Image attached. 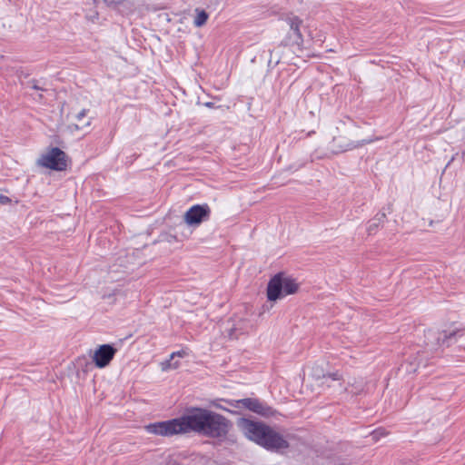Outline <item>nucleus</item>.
<instances>
[{
  "instance_id": "5701e85b",
  "label": "nucleus",
  "mask_w": 465,
  "mask_h": 465,
  "mask_svg": "<svg viewBox=\"0 0 465 465\" xmlns=\"http://www.w3.org/2000/svg\"><path fill=\"white\" fill-rule=\"evenodd\" d=\"M454 160V156L451 157V159L448 162L447 166H449Z\"/></svg>"
},
{
  "instance_id": "f8f14e48",
  "label": "nucleus",
  "mask_w": 465,
  "mask_h": 465,
  "mask_svg": "<svg viewBox=\"0 0 465 465\" xmlns=\"http://www.w3.org/2000/svg\"><path fill=\"white\" fill-rule=\"evenodd\" d=\"M87 109H83L75 115L76 122L70 125L71 130H83L84 127H88L91 124V120H85Z\"/></svg>"
},
{
  "instance_id": "39448f33",
  "label": "nucleus",
  "mask_w": 465,
  "mask_h": 465,
  "mask_svg": "<svg viewBox=\"0 0 465 465\" xmlns=\"http://www.w3.org/2000/svg\"><path fill=\"white\" fill-rule=\"evenodd\" d=\"M226 402L233 408L247 409L265 418L273 417L277 411L267 403L255 398H245L241 400H229Z\"/></svg>"
},
{
  "instance_id": "7ed1b4c3",
  "label": "nucleus",
  "mask_w": 465,
  "mask_h": 465,
  "mask_svg": "<svg viewBox=\"0 0 465 465\" xmlns=\"http://www.w3.org/2000/svg\"><path fill=\"white\" fill-rule=\"evenodd\" d=\"M187 412L183 416L164 421H157L145 426L148 433L172 437L178 434H185L189 432Z\"/></svg>"
},
{
  "instance_id": "aec40b11",
  "label": "nucleus",
  "mask_w": 465,
  "mask_h": 465,
  "mask_svg": "<svg viewBox=\"0 0 465 465\" xmlns=\"http://www.w3.org/2000/svg\"><path fill=\"white\" fill-rule=\"evenodd\" d=\"M10 202H11V199L8 196L3 195V194L0 195V203L7 204Z\"/></svg>"
},
{
  "instance_id": "9d476101",
  "label": "nucleus",
  "mask_w": 465,
  "mask_h": 465,
  "mask_svg": "<svg viewBox=\"0 0 465 465\" xmlns=\"http://www.w3.org/2000/svg\"><path fill=\"white\" fill-rule=\"evenodd\" d=\"M287 23L292 32L290 38L292 39L293 43L297 45L302 44L303 42V38L300 30V26L302 21L298 16H292L287 19Z\"/></svg>"
},
{
  "instance_id": "f03ea898",
  "label": "nucleus",
  "mask_w": 465,
  "mask_h": 465,
  "mask_svg": "<svg viewBox=\"0 0 465 465\" xmlns=\"http://www.w3.org/2000/svg\"><path fill=\"white\" fill-rule=\"evenodd\" d=\"M237 426L247 439L267 450L280 451L290 447L284 436L263 422L241 418Z\"/></svg>"
},
{
  "instance_id": "6ab92c4d",
  "label": "nucleus",
  "mask_w": 465,
  "mask_h": 465,
  "mask_svg": "<svg viewBox=\"0 0 465 465\" xmlns=\"http://www.w3.org/2000/svg\"><path fill=\"white\" fill-rule=\"evenodd\" d=\"M187 355V352L184 351V350H181V351H174L173 352L170 357L171 359H174L175 357H181V358H183Z\"/></svg>"
},
{
  "instance_id": "412c9836",
  "label": "nucleus",
  "mask_w": 465,
  "mask_h": 465,
  "mask_svg": "<svg viewBox=\"0 0 465 465\" xmlns=\"http://www.w3.org/2000/svg\"><path fill=\"white\" fill-rule=\"evenodd\" d=\"M31 83H32V88H33V89H35V90H40V91H44V90H45L43 87H41V86H39V85L37 84V81H36V80H32V81H31Z\"/></svg>"
},
{
  "instance_id": "a211bd4d",
  "label": "nucleus",
  "mask_w": 465,
  "mask_h": 465,
  "mask_svg": "<svg viewBox=\"0 0 465 465\" xmlns=\"http://www.w3.org/2000/svg\"><path fill=\"white\" fill-rule=\"evenodd\" d=\"M323 378L339 381L341 380V375L338 372H332V373H328L327 375H323Z\"/></svg>"
},
{
  "instance_id": "9b49d317",
  "label": "nucleus",
  "mask_w": 465,
  "mask_h": 465,
  "mask_svg": "<svg viewBox=\"0 0 465 465\" xmlns=\"http://www.w3.org/2000/svg\"><path fill=\"white\" fill-rule=\"evenodd\" d=\"M340 140H341V138H334L333 139V144H334V147L336 149L335 150L336 153H342V152L353 150L355 148L361 147L364 144L371 143H372L374 141L373 139H364V140L357 141V142L350 141V142H348L345 144H341L339 143Z\"/></svg>"
},
{
  "instance_id": "f3484780",
  "label": "nucleus",
  "mask_w": 465,
  "mask_h": 465,
  "mask_svg": "<svg viewBox=\"0 0 465 465\" xmlns=\"http://www.w3.org/2000/svg\"><path fill=\"white\" fill-rule=\"evenodd\" d=\"M388 433L384 429H377L371 433V436L374 441L379 440L381 437L386 436Z\"/></svg>"
},
{
  "instance_id": "dca6fc26",
  "label": "nucleus",
  "mask_w": 465,
  "mask_h": 465,
  "mask_svg": "<svg viewBox=\"0 0 465 465\" xmlns=\"http://www.w3.org/2000/svg\"><path fill=\"white\" fill-rule=\"evenodd\" d=\"M173 359H171V357L166 360L165 361L162 362V370L163 371H167V370H170V369H173V370H175L177 369L179 366H180V362L179 361H174L173 362L172 361Z\"/></svg>"
},
{
  "instance_id": "2eb2a0df",
  "label": "nucleus",
  "mask_w": 465,
  "mask_h": 465,
  "mask_svg": "<svg viewBox=\"0 0 465 465\" xmlns=\"http://www.w3.org/2000/svg\"><path fill=\"white\" fill-rule=\"evenodd\" d=\"M195 12H196V16L193 20V25L196 27H202L203 25H204L206 24V22L209 18V15L203 9L196 8Z\"/></svg>"
},
{
  "instance_id": "1a4fd4ad",
  "label": "nucleus",
  "mask_w": 465,
  "mask_h": 465,
  "mask_svg": "<svg viewBox=\"0 0 465 465\" xmlns=\"http://www.w3.org/2000/svg\"><path fill=\"white\" fill-rule=\"evenodd\" d=\"M283 274L279 272L275 274L268 282L267 298L269 301L275 302L284 296L283 292Z\"/></svg>"
},
{
  "instance_id": "f257e3e1",
  "label": "nucleus",
  "mask_w": 465,
  "mask_h": 465,
  "mask_svg": "<svg viewBox=\"0 0 465 465\" xmlns=\"http://www.w3.org/2000/svg\"><path fill=\"white\" fill-rule=\"evenodd\" d=\"M189 432L224 440L232 428V422L225 416L204 408H191L187 411Z\"/></svg>"
},
{
  "instance_id": "423d86ee",
  "label": "nucleus",
  "mask_w": 465,
  "mask_h": 465,
  "mask_svg": "<svg viewBox=\"0 0 465 465\" xmlns=\"http://www.w3.org/2000/svg\"><path fill=\"white\" fill-rule=\"evenodd\" d=\"M67 162L66 153L58 147L51 148L38 160L41 166L54 171H64L67 168Z\"/></svg>"
},
{
  "instance_id": "0eeeda50",
  "label": "nucleus",
  "mask_w": 465,
  "mask_h": 465,
  "mask_svg": "<svg viewBox=\"0 0 465 465\" xmlns=\"http://www.w3.org/2000/svg\"><path fill=\"white\" fill-rule=\"evenodd\" d=\"M211 209L208 204H195L184 214V221L189 225H199L203 221L209 220Z\"/></svg>"
},
{
  "instance_id": "4468645a",
  "label": "nucleus",
  "mask_w": 465,
  "mask_h": 465,
  "mask_svg": "<svg viewBox=\"0 0 465 465\" xmlns=\"http://www.w3.org/2000/svg\"><path fill=\"white\" fill-rule=\"evenodd\" d=\"M284 295L293 294L298 291L299 285L294 279L283 277Z\"/></svg>"
},
{
  "instance_id": "ddd939ff",
  "label": "nucleus",
  "mask_w": 465,
  "mask_h": 465,
  "mask_svg": "<svg viewBox=\"0 0 465 465\" xmlns=\"http://www.w3.org/2000/svg\"><path fill=\"white\" fill-rule=\"evenodd\" d=\"M385 219H386L385 213H382V212L378 213L373 217V219H371L369 222L368 228H367L368 233L373 234L376 232V230L379 228V226L384 223Z\"/></svg>"
},
{
  "instance_id": "4be33fe9",
  "label": "nucleus",
  "mask_w": 465,
  "mask_h": 465,
  "mask_svg": "<svg viewBox=\"0 0 465 465\" xmlns=\"http://www.w3.org/2000/svg\"><path fill=\"white\" fill-rule=\"evenodd\" d=\"M204 105H205L206 107H208V108H216V106L214 105V104H213V103H212V102H207V103H205V104H204Z\"/></svg>"
},
{
  "instance_id": "20e7f679",
  "label": "nucleus",
  "mask_w": 465,
  "mask_h": 465,
  "mask_svg": "<svg viewBox=\"0 0 465 465\" xmlns=\"http://www.w3.org/2000/svg\"><path fill=\"white\" fill-rule=\"evenodd\" d=\"M462 335L460 330H428L425 332V345L430 351H438L443 347H450Z\"/></svg>"
},
{
  "instance_id": "6e6552de",
  "label": "nucleus",
  "mask_w": 465,
  "mask_h": 465,
  "mask_svg": "<svg viewBox=\"0 0 465 465\" xmlns=\"http://www.w3.org/2000/svg\"><path fill=\"white\" fill-rule=\"evenodd\" d=\"M117 350L111 344L100 345L94 351L93 360L96 367L104 368L114 359Z\"/></svg>"
}]
</instances>
